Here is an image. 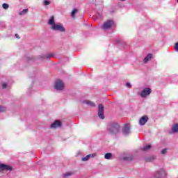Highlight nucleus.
I'll return each instance as SVG.
<instances>
[{
    "instance_id": "obj_1",
    "label": "nucleus",
    "mask_w": 178,
    "mask_h": 178,
    "mask_svg": "<svg viewBox=\"0 0 178 178\" xmlns=\"http://www.w3.org/2000/svg\"><path fill=\"white\" fill-rule=\"evenodd\" d=\"M120 130V127L117 122H110L108 124L107 131L108 134L114 135L118 134Z\"/></svg>"
},
{
    "instance_id": "obj_2",
    "label": "nucleus",
    "mask_w": 178,
    "mask_h": 178,
    "mask_svg": "<svg viewBox=\"0 0 178 178\" xmlns=\"http://www.w3.org/2000/svg\"><path fill=\"white\" fill-rule=\"evenodd\" d=\"M51 30L53 31H58L59 33H66V28L63 24L57 23L53 26H50Z\"/></svg>"
},
{
    "instance_id": "obj_3",
    "label": "nucleus",
    "mask_w": 178,
    "mask_h": 178,
    "mask_svg": "<svg viewBox=\"0 0 178 178\" xmlns=\"http://www.w3.org/2000/svg\"><path fill=\"white\" fill-rule=\"evenodd\" d=\"M166 176V172L163 168H160L153 174V178H163Z\"/></svg>"
},
{
    "instance_id": "obj_4",
    "label": "nucleus",
    "mask_w": 178,
    "mask_h": 178,
    "mask_svg": "<svg viewBox=\"0 0 178 178\" xmlns=\"http://www.w3.org/2000/svg\"><path fill=\"white\" fill-rule=\"evenodd\" d=\"M54 88L57 91H63V90L65 89V83H63V81L58 79L55 82Z\"/></svg>"
},
{
    "instance_id": "obj_5",
    "label": "nucleus",
    "mask_w": 178,
    "mask_h": 178,
    "mask_svg": "<svg viewBox=\"0 0 178 178\" xmlns=\"http://www.w3.org/2000/svg\"><path fill=\"white\" fill-rule=\"evenodd\" d=\"M152 92V90L149 88H144L140 93L141 98H147L148 95H151V93Z\"/></svg>"
},
{
    "instance_id": "obj_6",
    "label": "nucleus",
    "mask_w": 178,
    "mask_h": 178,
    "mask_svg": "<svg viewBox=\"0 0 178 178\" xmlns=\"http://www.w3.org/2000/svg\"><path fill=\"white\" fill-rule=\"evenodd\" d=\"M131 133V131L130 130V124H126L122 127V134L124 136H129Z\"/></svg>"
},
{
    "instance_id": "obj_7",
    "label": "nucleus",
    "mask_w": 178,
    "mask_h": 178,
    "mask_svg": "<svg viewBox=\"0 0 178 178\" xmlns=\"http://www.w3.org/2000/svg\"><path fill=\"white\" fill-rule=\"evenodd\" d=\"M6 170L12 172V170H13V168L9 165L0 163V172H5Z\"/></svg>"
},
{
    "instance_id": "obj_8",
    "label": "nucleus",
    "mask_w": 178,
    "mask_h": 178,
    "mask_svg": "<svg viewBox=\"0 0 178 178\" xmlns=\"http://www.w3.org/2000/svg\"><path fill=\"white\" fill-rule=\"evenodd\" d=\"M99 111H98V116L100 119H105V115L104 113V106L100 104L98 106Z\"/></svg>"
},
{
    "instance_id": "obj_9",
    "label": "nucleus",
    "mask_w": 178,
    "mask_h": 178,
    "mask_svg": "<svg viewBox=\"0 0 178 178\" xmlns=\"http://www.w3.org/2000/svg\"><path fill=\"white\" fill-rule=\"evenodd\" d=\"M113 26V21L112 20H108L106 22L104 23L102 26L103 30H108V29H111Z\"/></svg>"
},
{
    "instance_id": "obj_10",
    "label": "nucleus",
    "mask_w": 178,
    "mask_h": 178,
    "mask_svg": "<svg viewBox=\"0 0 178 178\" xmlns=\"http://www.w3.org/2000/svg\"><path fill=\"white\" fill-rule=\"evenodd\" d=\"M62 127V122L60 120H56L50 125V129H58Z\"/></svg>"
},
{
    "instance_id": "obj_11",
    "label": "nucleus",
    "mask_w": 178,
    "mask_h": 178,
    "mask_svg": "<svg viewBox=\"0 0 178 178\" xmlns=\"http://www.w3.org/2000/svg\"><path fill=\"white\" fill-rule=\"evenodd\" d=\"M50 58H54V54H50L47 55L42 54L38 56V59H40V60H49Z\"/></svg>"
},
{
    "instance_id": "obj_12",
    "label": "nucleus",
    "mask_w": 178,
    "mask_h": 178,
    "mask_svg": "<svg viewBox=\"0 0 178 178\" xmlns=\"http://www.w3.org/2000/svg\"><path fill=\"white\" fill-rule=\"evenodd\" d=\"M148 122V116L144 115L139 120V124L140 126H144L145 123Z\"/></svg>"
},
{
    "instance_id": "obj_13",
    "label": "nucleus",
    "mask_w": 178,
    "mask_h": 178,
    "mask_svg": "<svg viewBox=\"0 0 178 178\" xmlns=\"http://www.w3.org/2000/svg\"><path fill=\"white\" fill-rule=\"evenodd\" d=\"M121 159L125 161H133L134 159V157L133 156L132 154H127L125 156H122Z\"/></svg>"
},
{
    "instance_id": "obj_14",
    "label": "nucleus",
    "mask_w": 178,
    "mask_h": 178,
    "mask_svg": "<svg viewBox=\"0 0 178 178\" xmlns=\"http://www.w3.org/2000/svg\"><path fill=\"white\" fill-rule=\"evenodd\" d=\"M82 104H83L84 105H88V106H91L92 108L95 107V103H94V102L92 101L83 100L82 102Z\"/></svg>"
},
{
    "instance_id": "obj_15",
    "label": "nucleus",
    "mask_w": 178,
    "mask_h": 178,
    "mask_svg": "<svg viewBox=\"0 0 178 178\" xmlns=\"http://www.w3.org/2000/svg\"><path fill=\"white\" fill-rule=\"evenodd\" d=\"M48 24L51 27H52L53 26H55L56 24V23H55V17H54V16L50 17V18L49 19V21H48Z\"/></svg>"
},
{
    "instance_id": "obj_16",
    "label": "nucleus",
    "mask_w": 178,
    "mask_h": 178,
    "mask_svg": "<svg viewBox=\"0 0 178 178\" xmlns=\"http://www.w3.org/2000/svg\"><path fill=\"white\" fill-rule=\"evenodd\" d=\"M146 162H154L155 159H156V156H148L144 158Z\"/></svg>"
},
{
    "instance_id": "obj_17",
    "label": "nucleus",
    "mask_w": 178,
    "mask_h": 178,
    "mask_svg": "<svg viewBox=\"0 0 178 178\" xmlns=\"http://www.w3.org/2000/svg\"><path fill=\"white\" fill-rule=\"evenodd\" d=\"M152 59V54H148L147 56L143 59L144 63H148L149 60Z\"/></svg>"
},
{
    "instance_id": "obj_18",
    "label": "nucleus",
    "mask_w": 178,
    "mask_h": 178,
    "mask_svg": "<svg viewBox=\"0 0 178 178\" xmlns=\"http://www.w3.org/2000/svg\"><path fill=\"white\" fill-rule=\"evenodd\" d=\"M172 131L174 134L178 132V124H174L172 127Z\"/></svg>"
},
{
    "instance_id": "obj_19",
    "label": "nucleus",
    "mask_w": 178,
    "mask_h": 178,
    "mask_svg": "<svg viewBox=\"0 0 178 178\" xmlns=\"http://www.w3.org/2000/svg\"><path fill=\"white\" fill-rule=\"evenodd\" d=\"M74 175V172H68L63 174L62 177L63 178H67V177H70V176H73Z\"/></svg>"
},
{
    "instance_id": "obj_20",
    "label": "nucleus",
    "mask_w": 178,
    "mask_h": 178,
    "mask_svg": "<svg viewBox=\"0 0 178 178\" xmlns=\"http://www.w3.org/2000/svg\"><path fill=\"white\" fill-rule=\"evenodd\" d=\"M141 151H148L151 149V145H147L140 148Z\"/></svg>"
},
{
    "instance_id": "obj_21",
    "label": "nucleus",
    "mask_w": 178,
    "mask_h": 178,
    "mask_svg": "<svg viewBox=\"0 0 178 178\" xmlns=\"http://www.w3.org/2000/svg\"><path fill=\"white\" fill-rule=\"evenodd\" d=\"M90 158H91V156L88 154L86 156L82 158L81 161H82L83 162H86V161H89V159H90Z\"/></svg>"
},
{
    "instance_id": "obj_22",
    "label": "nucleus",
    "mask_w": 178,
    "mask_h": 178,
    "mask_svg": "<svg viewBox=\"0 0 178 178\" xmlns=\"http://www.w3.org/2000/svg\"><path fill=\"white\" fill-rule=\"evenodd\" d=\"M29 12V9H24L22 11L19 13L20 16H23V15H26Z\"/></svg>"
},
{
    "instance_id": "obj_23",
    "label": "nucleus",
    "mask_w": 178,
    "mask_h": 178,
    "mask_svg": "<svg viewBox=\"0 0 178 178\" xmlns=\"http://www.w3.org/2000/svg\"><path fill=\"white\" fill-rule=\"evenodd\" d=\"M104 158L105 159H111V158H112V153H106L104 155Z\"/></svg>"
},
{
    "instance_id": "obj_24",
    "label": "nucleus",
    "mask_w": 178,
    "mask_h": 178,
    "mask_svg": "<svg viewBox=\"0 0 178 178\" xmlns=\"http://www.w3.org/2000/svg\"><path fill=\"white\" fill-rule=\"evenodd\" d=\"M6 112V107L4 106H0V113Z\"/></svg>"
},
{
    "instance_id": "obj_25",
    "label": "nucleus",
    "mask_w": 178,
    "mask_h": 178,
    "mask_svg": "<svg viewBox=\"0 0 178 178\" xmlns=\"http://www.w3.org/2000/svg\"><path fill=\"white\" fill-rule=\"evenodd\" d=\"M77 12H79V10L77 9H74L71 13V16L74 17V16H76V13H77Z\"/></svg>"
},
{
    "instance_id": "obj_26",
    "label": "nucleus",
    "mask_w": 178,
    "mask_h": 178,
    "mask_svg": "<svg viewBox=\"0 0 178 178\" xmlns=\"http://www.w3.org/2000/svg\"><path fill=\"white\" fill-rule=\"evenodd\" d=\"M162 155H166V154H168V149L165 148L163 149L161 152Z\"/></svg>"
},
{
    "instance_id": "obj_27",
    "label": "nucleus",
    "mask_w": 178,
    "mask_h": 178,
    "mask_svg": "<svg viewBox=\"0 0 178 178\" xmlns=\"http://www.w3.org/2000/svg\"><path fill=\"white\" fill-rule=\"evenodd\" d=\"M43 5H44V6H48V5H51V1H47V0H44V1H43Z\"/></svg>"
},
{
    "instance_id": "obj_28",
    "label": "nucleus",
    "mask_w": 178,
    "mask_h": 178,
    "mask_svg": "<svg viewBox=\"0 0 178 178\" xmlns=\"http://www.w3.org/2000/svg\"><path fill=\"white\" fill-rule=\"evenodd\" d=\"M2 8L6 10L9 9V4L4 3L2 5Z\"/></svg>"
},
{
    "instance_id": "obj_29",
    "label": "nucleus",
    "mask_w": 178,
    "mask_h": 178,
    "mask_svg": "<svg viewBox=\"0 0 178 178\" xmlns=\"http://www.w3.org/2000/svg\"><path fill=\"white\" fill-rule=\"evenodd\" d=\"M174 49L176 52H178V42L175 43L174 45Z\"/></svg>"
},
{
    "instance_id": "obj_30",
    "label": "nucleus",
    "mask_w": 178,
    "mask_h": 178,
    "mask_svg": "<svg viewBox=\"0 0 178 178\" xmlns=\"http://www.w3.org/2000/svg\"><path fill=\"white\" fill-rule=\"evenodd\" d=\"M2 87H3V89L7 88L8 84H6V83H4L2 84Z\"/></svg>"
},
{
    "instance_id": "obj_31",
    "label": "nucleus",
    "mask_w": 178,
    "mask_h": 178,
    "mask_svg": "<svg viewBox=\"0 0 178 178\" xmlns=\"http://www.w3.org/2000/svg\"><path fill=\"white\" fill-rule=\"evenodd\" d=\"M90 156V158H95V156H97V154L94 153L92 154H88Z\"/></svg>"
},
{
    "instance_id": "obj_32",
    "label": "nucleus",
    "mask_w": 178,
    "mask_h": 178,
    "mask_svg": "<svg viewBox=\"0 0 178 178\" xmlns=\"http://www.w3.org/2000/svg\"><path fill=\"white\" fill-rule=\"evenodd\" d=\"M126 86L127 87V88H131V85L130 84V83H127Z\"/></svg>"
},
{
    "instance_id": "obj_33",
    "label": "nucleus",
    "mask_w": 178,
    "mask_h": 178,
    "mask_svg": "<svg viewBox=\"0 0 178 178\" xmlns=\"http://www.w3.org/2000/svg\"><path fill=\"white\" fill-rule=\"evenodd\" d=\"M15 37H16V38H20L19 37V34H15Z\"/></svg>"
},
{
    "instance_id": "obj_34",
    "label": "nucleus",
    "mask_w": 178,
    "mask_h": 178,
    "mask_svg": "<svg viewBox=\"0 0 178 178\" xmlns=\"http://www.w3.org/2000/svg\"><path fill=\"white\" fill-rule=\"evenodd\" d=\"M120 1H126V0H120Z\"/></svg>"
},
{
    "instance_id": "obj_35",
    "label": "nucleus",
    "mask_w": 178,
    "mask_h": 178,
    "mask_svg": "<svg viewBox=\"0 0 178 178\" xmlns=\"http://www.w3.org/2000/svg\"><path fill=\"white\" fill-rule=\"evenodd\" d=\"M177 3H178V0H177Z\"/></svg>"
}]
</instances>
